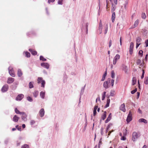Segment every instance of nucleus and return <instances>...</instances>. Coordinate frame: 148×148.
Segmentation results:
<instances>
[{
	"instance_id": "21",
	"label": "nucleus",
	"mask_w": 148,
	"mask_h": 148,
	"mask_svg": "<svg viewBox=\"0 0 148 148\" xmlns=\"http://www.w3.org/2000/svg\"><path fill=\"white\" fill-rule=\"evenodd\" d=\"M106 111H104L101 117V119L103 120H104L106 119Z\"/></svg>"
},
{
	"instance_id": "4",
	"label": "nucleus",
	"mask_w": 148,
	"mask_h": 148,
	"mask_svg": "<svg viewBox=\"0 0 148 148\" xmlns=\"http://www.w3.org/2000/svg\"><path fill=\"white\" fill-rule=\"evenodd\" d=\"M132 119V114L131 111L129 112V114L127 117L126 121L127 123H129Z\"/></svg>"
},
{
	"instance_id": "54",
	"label": "nucleus",
	"mask_w": 148,
	"mask_h": 148,
	"mask_svg": "<svg viewBox=\"0 0 148 148\" xmlns=\"http://www.w3.org/2000/svg\"><path fill=\"white\" fill-rule=\"evenodd\" d=\"M144 60H143V62L140 65V66H144Z\"/></svg>"
},
{
	"instance_id": "39",
	"label": "nucleus",
	"mask_w": 148,
	"mask_h": 148,
	"mask_svg": "<svg viewBox=\"0 0 148 148\" xmlns=\"http://www.w3.org/2000/svg\"><path fill=\"white\" fill-rule=\"evenodd\" d=\"M29 88H31L33 87V84L31 82H30L29 83Z\"/></svg>"
},
{
	"instance_id": "20",
	"label": "nucleus",
	"mask_w": 148,
	"mask_h": 148,
	"mask_svg": "<svg viewBox=\"0 0 148 148\" xmlns=\"http://www.w3.org/2000/svg\"><path fill=\"white\" fill-rule=\"evenodd\" d=\"M115 18V12L112 13V22L113 23L114 22Z\"/></svg>"
},
{
	"instance_id": "59",
	"label": "nucleus",
	"mask_w": 148,
	"mask_h": 148,
	"mask_svg": "<svg viewBox=\"0 0 148 148\" xmlns=\"http://www.w3.org/2000/svg\"><path fill=\"white\" fill-rule=\"evenodd\" d=\"M140 92H137V98H138L139 97V96H140Z\"/></svg>"
},
{
	"instance_id": "57",
	"label": "nucleus",
	"mask_w": 148,
	"mask_h": 148,
	"mask_svg": "<svg viewBox=\"0 0 148 148\" xmlns=\"http://www.w3.org/2000/svg\"><path fill=\"white\" fill-rule=\"evenodd\" d=\"M112 45V41L111 40H110L109 42V47H110Z\"/></svg>"
},
{
	"instance_id": "32",
	"label": "nucleus",
	"mask_w": 148,
	"mask_h": 148,
	"mask_svg": "<svg viewBox=\"0 0 148 148\" xmlns=\"http://www.w3.org/2000/svg\"><path fill=\"white\" fill-rule=\"evenodd\" d=\"M25 56L27 57H30V54L28 52H25Z\"/></svg>"
},
{
	"instance_id": "10",
	"label": "nucleus",
	"mask_w": 148,
	"mask_h": 148,
	"mask_svg": "<svg viewBox=\"0 0 148 148\" xmlns=\"http://www.w3.org/2000/svg\"><path fill=\"white\" fill-rule=\"evenodd\" d=\"M21 114H22V119L24 121H26L27 120V114L24 112H22V113Z\"/></svg>"
},
{
	"instance_id": "56",
	"label": "nucleus",
	"mask_w": 148,
	"mask_h": 148,
	"mask_svg": "<svg viewBox=\"0 0 148 148\" xmlns=\"http://www.w3.org/2000/svg\"><path fill=\"white\" fill-rule=\"evenodd\" d=\"M126 139V138L125 137V136H123L121 138V140H125Z\"/></svg>"
},
{
	"instance_id": "48",
	"label": "nucleus",
	"mask_w": 148,
	"mask_h": 148,
	"mask_svg": "<svg viewBox=\"0 0 148 148\" xmlns=\"http://www.w3.org/2000/svg\"><path fill=\"white\" fill-rule=\"evenodd\" d=\"M35 123V121L33 120H31L30 121V123L31 125H33Z\"/></svg>"
},
{
	"instance_id": "37",
	"label": "nucleus",
	"mask_w": 148,
	"mask_h": 148,
	"mask_svg": "<svg viewBox=\"0 0 148 148\" xmlns=\"http://www.w3.org/2000/svg\"><path fill=\"white\" fill-rule=\"evenodd\" d=\"M40 60H42L43 61H46V59L44 58V57L42 56H40Z\"/></svg>"
},
{
	"instance_id": "17",
	"label": "nucleus",
	"mask_w": 148,
	"mask_h": 148,
	"mask_svg": "<svg viewBox=\"0 0 148 148\" xmlns=\"http://www.w3.org/2000/svg\"><path fill=\"white\" fill-rule=\"evenodd\" d=\"M98 108L97 106H95L93 110V116H95L97 114V110Z\"/></svg>"
},
{
	"instance_id": "22",
	"label": "nucleus",
	"mask_w": 148,
	"mask_h": 148,
	"mask_svg": "<svg viewBox=\"0 0 148 148\" xmlns=\"http://www.w3.org/2000/svg\"><path fill=\"white\" fill-rule=\"evenodd\" d=\"M38 91L35 90L33 92V94L35 97H37L38 94Z\"/></svg>"
},
{
	"instance_id": "6",
	"label": "nucleus",
	"mask_w": 148,
	"mask_h": 148,
	"mask_svg": "<svg viewBox=\"0 0 148 148\" xmlns=\"http://www.w3.org/2000/svg\"><path fill=\"white\" fill-rule=\"evenodd\" d=\"M120 58V56L119 55L117 54L116 55V56L114 58L113 61V64H114L115 65L116 64L118 60Z\"/></svg>"
},
{
	"instance_id": "27",
	"label": "nucleus",
	"mask_w": 148,
	"mask_h": 148,
	"mask_svg": "<svg viewBox=\"0 0 148 148\" xmlns=\"http://www.w3.org/2000/svg\"><path fill=\"white\" fill-rule=\"evenodd\" d=\"M107 71H106L103 76L102 79H101V81H103L104 80L105 78V77L107 75Z\"/></svg>"
},
{
	"instance_id": "62",
	"label": "nucleus",
	"mask_w": 148,
	"mask_h": 148,
	"mask_svg": "<svg viewBox=\"0 0 148 148\" xmlns=\"http://www.w3.org/2000/svg\"><path fill=\"white\" fill-rule=\"evenodd\" d=\"M138 112L140 113H141V111L140 109H138Z\"/></svg>"
},
{
	"instance_id": "40",
	"label": "nucleus",
	"mask_w": 148,
	"mask_h": 148,
	"mask_svg": "<svg viewBox=\"0 0 148 148\" xmlns=\"http://www.w3.org/2000/svg\"><path fill=\"white\" fill-rule=\"evenodd\" d=\"M146 17V16L145 13H143L142 14V18L145 19Z\"/></svg>"
},
{
	"instance_id": "60",
	"label": "nucleus",
	"mask_w": 148,
	"mask_h": 148,
	"mask_svg": "<svg viewBox=\"0 0 148 148\" xmlns=\"http://www.w3.org/2000/svg\"><path fill=\"white\" fill-rule=\"evenodd\" d=\"M112 132H113V131L112 130V132L110 131L108 132V136H109L110 135V134Z\"/></svg>"
},
{
	"instance_id": "33",
	"label": "nucleus",
	"mask_w": 148,
	"mask_h": 148,
	"mask_svg": "<svg viewBox=\"0 0 148 148\" xmlns=\"http://www.w3.org/2000/svg\"><path fill=\"white\" fill-rule=\"evenodd\" d=\"M139 21L138 19H137L135 21L134 24V25L135 27H136L138 25L139 23Z\"/></svg>"
},
{
	"instance_id": "25",
	"label": "nucleus",
	"mask_w": 148,
	"mask_h": 148,
	"mask_svg": "<svg viewBox=\"0 0 148 148\" xmlns=\"http://www.w3.org/2000/svg\"><path fill=\"white\" fill-rule=\"evenodd\" d=\"M110 102V99H108L107 101L106 104L105 106V108H107L109 107V104Z\"/></svg>"
},
{
	"instance_id": "36",
	"label": "nucleus",
	"mask_w": 148,
	"mask_h": 148,
	"mask_svg": "<svg viewBox=\"0 0 148 148\" xmlns=\"http://www.w3.org/2000/svg\"><path fill=\"white\" fill-rule=\"evenodd\" d=\"M111 77L112 78H114V77L115 74L114 73V71H112L111 72Z\"/></svg>"
},
{
	"instance_id": "18",
	"label": "nucleus",
	"mask_w": 148,
	"mask_h": 148,
	"mask_svg": "<svg viewBox=\"0 0 148 148\" xmlns=\"http://www.w3.org/2000/svg\"><path fill=\"white\" fill-rule=\"evenodd\" d=\"M17 74L19 77H21L23 75L22 72L20 69H18L17 71Z\"/></svg>"
},
{
	"instance_id": "38",
	"label": "nucleus",
	"mask_w": 148,
	"mask_h": 148,
	"mask_svg": "<svg viewBox=\"0 0 148 148\" xmlns=\"http://www.w3.org/2000/svg\"><path fill=\"white\" fill-rule=\"evenodd\" d=\"M27 99L29 101L32 102L33 101L32 98L29 96L27 97Z\"/></svg>"
},
{
	"instance_id": "52",
	"label": "nucleus",
	"mask_w": 148,
	"mask_h": 148,
	"mask_svg": "<svg viewBox=\"0 0 148 148\" xmlns=\"http://www.w3.org/2000/svg\"><path fill=\"white\" fill-rule=\"evenodd\" d=\"M108 25H107L106 29H105V32H104L105 34H106V33L107 32V31H108Z\"/></svg>"
},
{
	"instance_id": "1",
	"label": "nucleus",
	"mask_w": 148,
	"mask_h": 148,
	"mask_svg": "<svg viewBox=\"0 0 148 148\" xmlns=\"http://www.w3.org/2000/svg\"><path fill=\"white\" fill-rule=\"evenodd\" d=\"M114 80L113 79L108 78L107 81L104 82L103 86L106 89L109 88L111 85L113 87L114 84Z\"/></svg>"
},
{
	"instance_id": "8",
	"label": "nucleus",
	"mask_w": 148,
	"mask_h": 148,
	"mask_svg": "<svg viewBox=\"0 0 148 148\" xmlns=\"http://www.w3.org/2000/svg\"><path fill=\"white\" fill-rule=\"evenodd\" d=\"M24 95L22 94H20L17 96L16 98V100L17 101H21L24 97Z\"/></svg>"
},
{
	"instance_id": "15",
	"label": "nucleus",
	"mask_w": 148,
	"mask_h": 148,
	"mask_svg": "<svg viewBox=\"0 0 148 148\" xmlns=\"http://www.w3.org/2000/svg\"><path fill=\"white\" fill-rule=\"evenodd\" d=\"M111 113H110L107 118L106 120L105 121V123H108L109 121L110 120H111V118H112V115H111Z\"/></svg>"
},
{
	"instance_id": "41",
	"label": "nucleus",
	"mask_w": 148,
	"mask_h": 148,
	"mask_svg": "<svg viewBox=\"0 0 148 148\" xmlns=\"http://www.w3.org/2000/svg\"><path fill=\"white\" fill-rule=\"evenodd\" d=\"M126 68L127 66H126L124 65L123 66V70H124L125 73H126L127 71V69Z\"/></svg>"
},
{
	"instance_id": "5",
	"label": "nucleus",
	"mask_w": 148,
	"mask_h": 148,
	"mask_svg": "<svg viewBox=\"0 0 148 148\" xmlns=\"http://www.w3.org/2000/svg\"><path fill=\"white\" fill-rule=\"evenodd\" d=\"M138 138V135L137 133L135 132H134L133 133L132 136V140L134 141L136 140Z\"/></svg>"
},
{
	"instance_id": "30",
	"label": "nucleus",
	"mask_w": 148,
	"mask_h": 148,
	"mask_svg": "<svg viewBox=\"0 0 148 148\" xmlns=\"http://www.w3.org/2000/svg\"><path fill=\"white\" fill-rule=\"evenodd\" d=\"M127 3L128 2L127 1V0H126V1L125 2V3H124L123 4V6L122 5L121 8H123H123L124 9H125L126 6V5L127 4Z\"/></svg>"
},
{
	"instance_id": "53",
	"label": "nucleus",
	"mask_w": 148,
	"mask_h": 148,
	"mask_svg": "<svg viewBox=\"0 0 148 148\" xmlns=\"http://www.w3.org/2000/svg\"><path fill=\"white\" fill-rule=\"evenodd\" d=\"M146 44V47H147L148 46V39L145 42Z\"/></svg>"
},
{
	"instance_id": "19",
	"label": "nucleus",
	"mask_w": 148,
	"mask_h": 148,
	"mask_svg": "<svg viewBox=\"0 0 148 148\" xmlns=\"http://www.w3.org/2000/svg\"><path fill=\"white\" fill-rule=\"evenodd\" d=\"M19 119V118L16 115H15L13 118V120L14 122H16L18 121Z\"/></svg>"
},
{
	"instance_id": "31",
	"label": "nucleus",
	"mask_w": 148,
	"mask_h": 148,
	"mask_svg": "<svg viewBox=\"0 0 148 148\" xmlns=\"http://www.w3.org/2000/svg\"><path fill=\"white\" fill-rule=\"evenodd\" d=\"M15 111L17 114H21L22 113V112H20L16 108H15Z\"/></svg>"
},
{
	"instance_id": "61",
	"label": "nucleus",
	"mask_w": 148,
	"mask_h": 148,
	"mask_svg": "<svg viewBox=\"0 0 148 148\" xmlns=\"http://www.w3.org/2000/svg\"><path fill=\"white\" fill-rule=\"evenodd\" d=\"M22 126L23 128H24L25 127V124H23L22 125Z\"/></svg>"
},
{
	"instance_id": "58",
	"label": "nucleus",
	"mask_w": 148,
	"mask_h": 148,
	"mask_svg": "<svg viewBox=\"0 0 148 148\" xmlns=\"http://www.w3.org/2000/svg\"><path fill=\"white\" fill-rule=\"evenodd\" d=\"M140 43H136V48H137L138 47H139V45H140Z\"/></svg>"
},
{
	"instance_id": "11",
	"label": "nucleus",
	"mask_w": 148,
	"mask_h": 148,
	"mask_svg": "<svg viewBox=\"0 0 148 148\" xmlns=\"http://www.w3.org/2000/svg\"><path fill=\"white\" fill-rule=\"evenodd\" d=\"M14 80V79L12 77H9L8 78L7 83L10 84L13 83Z\"/></svg>"
},
{
	"instance_id": "42",
	"label": "nucleus",
	"mask_w": 148,
	"mask_h": 148,
	"mask_svg": "<svg viewBox=\"0 0 148 148\" xmlns=\"http://www.w3.org/2000/svg\"><path fill=\"white\" fill-rule=\"evenodd\" d=\"M112 123H109L107 127H106V130H108L110 128V127L112 126Z\"/></svg>"
},
{
	"instance_id": "43",
	"label": "nucleus",
	"mask_w": 148,
	"mask_h": 148,
	"mask_svg": "<svg viewBox=\"0 0 148 148\" xmlns=\"http://www.w3.org/2000/svg\"><path fill=\"white\" fill-rule=\"evenodd\" d=\"M29 146L25 144L22 146L21 148H29Z\"/></svg>"
},
{
	"instance_id": "51",
	"label": "nucleus",
	"mask_w": 148,
	"mask_h": 148,
	"mask_svg": "<svg viewBox=\"0 0 148 148\" xmlns=\"http://www.w3.org/2000/svg\"><path fill=\"white\" fill-rule=\"evenodd\" d=\"M143 73H142V76H141V78H142V79L144 77V73H145L144 70H143Z\"/></svg>"
},
{
	"instance_id": "47",
	"label": "nucleus",
	"mask_w": 148,
	"mask_h": 148,
	"mask_svg": "<svg viewBox=\"0 0 148 148\" xmlns=\"http://www.w3.org/2000/svg\"><path fill=\"white\" fill-rule=\"evenodd\" d=\"M63 0H58V3L59 4L62 5V4Z\"/></svg>"
},
{
	"instance_id": "13",
	"label": "nucleus",
	"mask_w": 148,
	"mask_h": 148,
	"mask_svg": "<svg viewBox=\"0 0 148 148\" xmlns=\"http://www.w3.org/2000/svg\"><path fill=\"white\" fill-rule=\"evenodd\" d=\"M29 51L31 52L32 55H37V52L34 50L32 49H29Z\"/></svg>"
},
{
	"instance_id": "12",
	"label": "nucleus",
	"mask_w": 148,
	"mask_h": 148,
	"mask_svg": "<svg viewBox=\"0 0 148 148\" xmlns=\"http://www.w3.org/2000/svg\"><path fill=\"white\" fill-rule=\"evenodd\" d=\"M41 66L47 69H48L49 67V65L47 63H42L41 64Z\"/></svg>"
},
{
	"instance_id": "44",
	"label": "nucleus",
	"mask_w": 148,
	"mask_h": 148,
	"mask_svg": "<svg viewBox=\"0 0 148 148\" xmlns=\"http://www.w3.org/2000/svg\"><path fill=\"white\" fill-rule=\"evenodd\" d=\"M143 51L142 50H140L138 54L139 55H140L141 56H142L143 55Z\"/></svg>"
},
{
	"instance_id": "46",
	"label": "nucleus",
	"mask_w": 148,
	"mask_h": 148,
	"mask_svg": "<svg viewBox=\"0 0 148 148\" xmlns=\"http://www.w3.org/2000/svg\"><path fill=\"white\" fill-rule=\"evenodd\" d=\"M137 91V89L136 88L134 90H132L131 91V93L132 94H134Z\"/></svg>"
},
{
	"instance_id": "63",
	"label": "nucleus",
	"mask_w": 148,
	"mask_h": 148,
	"mask_svg": "<svg viewBox=\"0 0 148 148\" xmlns=\"http://www.w3.org/2000/svg\"><path fill=\"white\" fill-rule=\"evenodd\" d=\"M20 142H17V146L19 145H20Z\"/></svg>"
},
{
	"instance_id": "23",
	"label": "nucleus",
	"mask_w": 148,
	"mask_h": 148,
	"mask_svg": "<svg viewBox=\"0 0 148 148\" xmlns=\"http://www.w3.org/2000/svg\"><path fill=\"white\" fill-rule=\"evenodd\" d=\"M40 96L42 99H44L45 97V92L41 91L40 93Z\"/></svg>"
},
{
	"instance_id": "7",
	"label": "nucleus",
	"mask_w": 148,
	"mask_h": 148,
	"mask_svg": "<svg viewBox=\"0 0 148 148\" xmlns=\"http://www.w3.org/2000/svg\"><path fill=\"white\" fill-rule=\"evenodd\" d=\"M134 44L133 42H131L130 44V53L131 55L133 52V49L134 48Z\"/></svg>"
},
{
	"instance_id": "49",
	"label": "nucleus",
	"mask_w": 148,
	"mask_h": 148,
	"mask_svg": "<svg viewBox=\"0 0 148 148\" xmlns=\"http://www.w3.org/2000/svg\"><path fill=\"white\" fill-rule=\"evenodd\" d=\"M16 127L17 128L18 130L21 131V127H18V125H17L16 126Z\"/></svg>"
},
{
	"instance_id": "28",
	"label": "nucleus",
	"mask_w": 148,
	"mask_h": 148,
	"mask_svg": "<svg viewBox=\"0 0 148 148\" xmlns=\"http://www.w3.org/2000/svg\"><path fill=\"white\" fill-rule=\"evenodd\" d=\"M141 38L139 37H138L136 38V43H140V42L141 41Z\"/></svg>"
},
{
	"instance_id": "29",
	"label": "nucleus",
	"mask_w": 148,
	"mask_h": 148,
	"mask_svg": "<svg viewBox=\"0 0 148 148\" xmlns=\"http://www.w3.org/2000/svg\"><path fill=\"white\" fill-rule=\"evenodd\" d=\"M136 83V79L135 77H134L132 80V84L133 85H134Z\"/></svg>"
},
{
	"instance_id": "9",
	"label": "nucleus",
	"mask_w": 148,
	"mask_h": 148,
	"mask_svg": "<svg viewBox=\"0 0 148 148\" xmlns=\"http://www.w3.org/2000/svg\"><path fill=\"white\" fill-rule=\"evenodd\" d=\"M8 86L7 84L4 85L1 89V91L3 92H5L7 91L8 88Z\"/></svg>"
},
{
	"instance_id": "50",
	"label": "nucleus",
	"mask_w": 148,
	"mask_h": 148,
	"mask_svg": "<svg viewBox=\"0 0 148 148\" xmlns=\"http://www.w3.org/2000/svg\"><path fill=\"white\" fill-rule=\"evenodd\" d=\"M114 91H111L110 92V95L112 96H114Z\"/></svg>"
},
{
	"instance_id": "2",
	"label": "nucleus",
	"mask_w": 148,
	"mask_h": 148,
	"mask_svg": "<svg viewBox=\"0 0 148 148\" xmlns=\"http://www.w3.org/2000/svg\"><path fill=\"white\" fill-rule=\"evenodd\" d=\"M37 82L38 84L41 83V86L44 88L45 83V81L43 80L42 78L41 77H38L37 79Z\"/></svg>"
},
{
	"instance_id": "35",
	"label": "nucleus",
	"mask_w": 148,
	"mask_h": 148,
	"mask_svg": "<svg viewBox=\"0 0 148 148\" xmlns=\"http://www.w3.org/2000/svg\"><path fill=\"white\" fill-rule=\"evenodd\" d=\"M144 83L146 84H148V77H145V78Z\"/></svg>"
},
{
	"instance_id": "64",
	"label": "nucleus",
	"mask_w": 148,
	"mask_h": 148,
	"mask_svg": "<svg viewBox=\"0 0 148 148\" xmlns=\"http://www.w3.org/2000/svg\"><path fill=\"white\" fill-rule=\"evenodd\" d=\"M106 6H107V7H108V0H106Z\"/></svg>"
},
{
	"instance_id": "34",
	"label": "nucleus",
	"mask_w": 148,
	"mask_h": 148,
	"mask_svg": "<svg viewBox=\"0 0 148 148\" xmlns=\"http://www.w3.org/2000/svg\"><path fill=\"white\" fill-rule=\"evenodd\" d=\"M106 92H104L103 93V95L102 97V100H104L106 96Z\"/></svg>"
},
{
	"instance_id": "26",
	"label": "nucleus",
	"mask_w": 148,
	"mask_h": 148,
	"mask_svg": "<svg viewBox=\"0 0 148 148\" xmlns=\"http://www.w3.org/2000/svg\"><path fill=\"white\" fill-rule=\"evenodd\" d=\"M125 105L124 104H122L121 105V110L123 111V112H125Z\"/></svg>"
},
{
	"instance_id": "55",
	"label": "nucleus",
	"mask_w": 148,
	"mask_h": 148,
	"mask_svg": "<svg viewBox=\"0 0 148 148\" xmlns=\"http://www.w3.org/2000/svg\"><path fill=\"white\" fill-rule=\"evenodd\" d=\"M55 0H48V2L50 3L51 2H53Z\"/></svg>"
},
{
	"instance_id": "24",
	"label": "nucleus",
	"mask_w": 148,
	"mask_h": 148,
	"mask_svg": "<svg viewBox=\"0 0 148 148\" xmlns=\"http://www.w3.org/2000/svg\"><path fill=\"white\" fill-rule=\"evenodd\" d=\"M138 121L139 122H144L145 123H147V121L144 119H140Z\"/></svg>"
},
{
	"instance_id": "16",
	"label": "nucleus",
	"mask_w": 148,
	"mask_h": 148,
	"mask_svg": "<svg viewBox=\"0 0 148 148\" xmlns=\"http://www.w3.org/2000/svg\"><path fill=\"white\" fill-rule=\"evenodd\" d=\"M102 25L101 21L100 22L99 25V30L100 32V34H101L102 33Z\"/></svg>"
},
{
	"instance_id": "14",
	"label": "nucleus",
	"mask_w": 148,
	"mask_h": 148,
	"mask_svg": "<svg viewBox=\"0 0 148 148\" xmlns=\"http://www.w3.org/2000/svg\"><path fill=\"white\" fill-rule=\"evenodd\" d=\"M39 113L41 117L43 116L45 113L44 109L43 108H42L41 109L39 112Z\"/></svg>"
},
{
	"instance_id": "3",
	"label": "nucleus",
	"mask_w": 148,
	"mask_h": 148,
	"mask_svg": "<svg viewBox=\"0 0 148 148\" xmlns=\"http://www.w3.org/2000/svg\"><path fill=\"white\" fill-rule=\"evenodd\" d=\"M9 73L11 76L12 77H15V75L14 71L13 68L11 66L8 68Z\"/></svg>"
},
{
	"instance_id": "45",
	"label": "nucleus",
	"mask_w": 148,
	"mask_h": 148,
	"mask_svg": "<svg viewBox=\"0 0 148 148\" xmlns=\"http://www.w3.org/2000/svg\"><path fill=\"white\" fill-rule=\"evenodd\" d=\"M141 61L140 59H138L136 61V64L137 65L139 64H141Z\"/></svg>"
}]
</instances>
